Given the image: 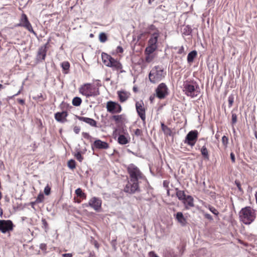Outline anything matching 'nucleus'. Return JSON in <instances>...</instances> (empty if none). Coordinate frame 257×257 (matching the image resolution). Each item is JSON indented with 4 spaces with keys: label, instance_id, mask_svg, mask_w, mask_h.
<instances>
[{
    "label": "nucleus",
    "instance_id": "a18cd8bd",
    "mask_svg": "<svg viewBox=\"0 0 257 257\" xmlns=\"http://www.w3.org/2000/svg\"><path fill=\"white\" fill-rule=\"evenodd\" d=\"M237 121V115L235 113H232L231 115V122L232 124H235Z\"/></svg>",
    "mask_w": 257,
    "mask_h": 257
},
{
    "label": "nucleus",
    "instance_id": "a211bd4d",
    "mask_svg": "<svg viewBox=\"0 0 257 257\" xmlns=\"http://www.w3.org/2000/svg\"><path fill=\"white\" fill-rule=\"evenodd\" d=\"M68 114L66 111H63L61 112H58L55 114V118L58 121L62 123L67 121V117Z\"/></svg>",
    "mask_w": 257,
    "mask_h": 257
},
{
    "label": "nucleus",
    "instance_id": "2eb2a0df",
    "mask_svg": "<svg viewBox=\"0 0 257 257\" xmlns=\"http://www.w3.org/2000/svg\"><path fill=\"white\" fill-rule=\"evenodd\" d=\"M109 148V145L107 142L102 141L99 139L95 140L93 144H92V149L93 150L94 149L99 150H106Z\"/></svg>",
    "mask_w": 257,
    "mask_h": 257
},
{
    "label": "nucleus",
    "instance_id": "680f3d73",
    "mask_svg": "<svg viewBox=\"0 0 257 257\" xmlns=\"http://www.w3.org/2000/svg\"><path fill=\"white\" fill-rule=\"evenodd\" d=\"M219 137H220L219 134H218V132H217L215 135V137L216 138V139L218 140V139H219Z\"/></svg>",
    "mask_w": 257,
    "mask_h": 257
},
{
    "label": "nucleus",
    "instance_id": "ddd939ff",
    "mask_svg": "<svg viewBox=\"0 0 257 257\" xmlns=\"http://www.w3.org/2000/svg\"><path fill=\"white\" fill-rule=\"evenodd\" d=\"M107 111L111 113H119L122 111L121 106L117 102L108 101L106 105Z\"/></svg>",
    "mask_w": 257,
    "mask_h": 257
},
{
    "label": "nucleus",
    "instance_id": "4468645a",
    "mask_svg": "<svg viewBox=\"0 0 257 257\" xmlns=\"http://www.w3.org/2000/svg\"><path fill=\"white\" fill-rule=\"evenodd\" d=\"M156 96L159 99L165 98L168 95V88L164 83H160L156 89Z\"/></svg>",
    "mask_w": 257,
    "mask_h": 257
},
{
    "label": "nucleus",
    "instance_id": "79ce46f5",
    "mask_svg": "<svg viewBox=\"0 0 257 257\" xmlns=\"http://www.w3.org/2000/svg\"><path fill=\"white\" fill-rule=\"evenodd\" d=\"M51 193V187L48 184L44 188V193L46 195H49Z\"/></svg>",
    "mask_w": 257,
    "mask_h": 257
},
{
    "label": "nucleus",
    "instance_id": "9b49d317",
    "mask_svg": "<svg viewBox=\"0 0 257 257\" xmlns=\"http://www.w3.org/2000/svg\"><path fill=\"white\" fill-rule=\"evenodd\" d=\"M16 27H23L26 29L30 32L36 35V33L34 31L31 24L30 23L27 15L25 14H22L21 15L20 23L17 24Z\"/></svg>",
    "mask_w": 257,
    "mask_h": 257
},
{
    "label": "nucleus",
    "instance_id": "58836bf2",
    "mask_svg": "<svg viewBox=\"0 0 257 257\" xmlns=\"http://www.w3.org/2000/svg\"><path fill=\"white\" fill-rule=\"evenodd\" d=\"M228 107L230 108L233 104L234 102V96L231 94L228 97Z\"/></svg>",
    "mask_w": 257,
    "mask_h": 257
},
{
    "label": "nucleus",
    "instance_id": "f03ea898",
    "mask_svg": "<svg viewBox=\"0 0 257 257\" xmlns=\"http://www.w3.org/2000/svg\"><path fill=\"white\" fill-rule=\"evenodd\" d=\"M240 221L245 224H251L256 218L255 211L250 206L245 207L239 212Z\"/></svg>",
    "mask_w": 257,
    "mask_h": 257
},
{
    "label": "nucleus",
    "instance_id": "3c124183",
    "mask_svg": "<svg viewBox=\"0 0 257 257\" xmlns=\"http://www.w3.org/2000/svg\"><path fill=\"white\" fill-rule=\"evenodd\" d=\"M82 136L85 139H89V138L90 137V136L87 133H84V132L82 133Z\"/></svg>",
    "mask_w": 257,
    "mask_h": 257
},
{
    "label": "nucleus",
    "instance_id": "412c9836",
    "mask_svg": "<svg viewBox=\"0 0 257 257\" xmlns=\"http://www.w3.org/2000/svg\"><path fill=\"white\" fill-rule=\"evenodd\" d=\"M117 94L119 100L121 103L126 101L130 96V93L129 92L124 91H117Z\"/></svg>",
    "mask_w": 257,
    "mask_h": 257
},
{
    "label": "nucleus",
    "instance_id": "09e8293b",
    "mask_svg": "<svg viewBox=\"0 0 257 257\" xmlns=\"http://www.w3.org/2000/svg\"><path fill=\"white\" fill-rule=\"evenodd\" d=\"M73 131L75 134H78L80 131V128L78 126H75L73 128Z\"/></svg>",
    "mask_w": 257,
    "mask_h": 257
},
{
    "label": "nucleus",
    "instance_id": "a878e982",
    "mask_svg": "<svg viewBox=\"0 0 257 257\" xmlns=\"http://www.w3.org/2000/svg\"><path fill=\"white\" fill-rule=\"evenodd\" d=\"M148 34H158V36H160V32L159 30L154 26V25H151L148 27Z\"/></svg>",
    "mask_w": 257,
    "mask_h": 257
},
{
    "label": "nucleus",
    "instance_id": "423d86ee",
    "mask_svg": "<svg viewBox=\"0 0 257 257\" xmlns=\"http://www.w3.org/2000/svg\"><path fill=\"white\" fill-rule=\"evenodd\" d=\"M198 85L195 81L184 82L183 90L188 96L192 98L195 97L198 95Z\"/></svg>",
    "mask_w": 257,
    "mask_h": 257
},
{
    "label": "nucleus",
    "instance_id": "4be33fe9",
    "mask_svg": "<svg viewBox=\"0 0 257 257\" xmlns=\"http://www.w3.org/2000/svg\"><path fill=\"white\" fill-rule=\"evenodd\" d=\"M176 195L178 199L180 201H183L185 198L187 196L185 194L184 191L180 190L178 188H175Z\"/></svg>",
    "mask_w": 257,
    "mask_h": 257
},
{
    "label": "nucleus",
    "instance_id": "72a5a7b5",
    "mask_svg": "<svg viewBox=\"0 0 257 257\" xmlns=\"http://www.w3.org/2000/svg\"><path fill=\"white\" fill-rule=\"evenodd\" d=\"M107 40V37L106 35L103 33H100L99 35V40L101 43L105 42Z\"/></svg>",
    "mask_w": 257,
    "mask_h": 257
},
{
    "label": "nucleus",
    "instance_id": "6e6d98bb",
    "mask_svg": "<svg viewBox=\"0 0 257 257\" xmlns=\"http://www.w3.org/2000/svg\"><path fill=\"white\" fill-rule=\"evenodd\" d=\"M82 199L81 198L78 197H74V202L77 203H80L82 201Z\"/></svg>",
    "mask_w": 257,
    "mask_h": 257
},
{
    "label": "nucleus",
    "instance_id": "f8f14e48",
    "mask_svg": "<svg viewBox=\"0 0 257 257\" xmlns=\"http://www.w3.org/2000/svg\"><path fill=\"white\" fill-rule=\"evenodd\" d=\"M198 137V132L197 130L191 131L187 135L184 143L188 146L193 147L196 144Z\"/></svg>",
    "mask_w": 257,
    "mask_h": 257
},
{
    "label": "nucleus",
    "instance_id": "6ab92c4d",
    "mask_svg": "<svg viewBox=\"0 0 257 257\" xmlns=\"http://www.w3.org/2000/svg\"><path fill=\"white\" fill-rule=\"evenodd\" d=\"M182 202L186 209H189L194 206V199L190 195H187L182 201Z\"/></svg>",
    "mask_w": 257,
    "mask_h": 257
},
{
    "label": "nucleus",
    "instance_id": "c9c22d12",
    "mask_svg": "<svg viewBox=\"0 0 257 257\" xmlns=\"http://www.w3.org/2000/svg\"><path fill=\"white\" fill-rule=\"evenodd\" d=\"M228 138L225 136H224L222 137L221 142L222 145L224 147V149H226L227 148L228 144Z\"/></svg>",
    "mask_w": 257,
    "mask_h": 257
},
{
    "label": "nucleus",
    "instance_id": "9d476101",
    "mask_svg": "<svg viewBox=\"0 0 257 257\" xmlns=\"http://www.w3.org/2000/svg\"><path fill=\"white\" fill-rule=\"evenodd\" d=\"M15 225L11 220H0V231L3 233H9L13 231Z\"/></svg>",
    "mask_w": 257,
    "mask_h": 257
},
{
    "label": "nucleus",
    "instance_id": "603ef678",
    "mask_svg": "<svg viewBox=\"0 0 257 257\" xmlns=\"http://www.w3.org/2000/svg\"><path fill=\"white\" fill-rule=\"evenodd\" d=\"M150 257H158V256L153 251H151L149 253Z\"/></svg>",
    "mask_w": 257,
    "mask_h": 257
},
{
    "label": "nucleus",
    "instance_id": "1a4fd4ad",
    "mask_svg": "<svg viewBox=\"0 0 257 257\" xmlns=\"http://www.w3.org/2000/svg\"><path fill=\"white\" fill-rule=\"evenodd\" d=\"M160 36L158 34H152L148 42L146 48V52H155L158 48V41Z\"/></svg>",
    "mask_w": 257,
    "mask_h": 257
},
{
    "label": "nucleus",
    "instance_id": "69168bd1",
    "mask_svg": "<svg viewBox=\"0 0 257 257\" xmlns=\"http://www.w3.org/2000/svg\"><path fill=\"white\" fill-rule=\"evenodd\" d=\"M255 198L256 202L257 203V191L256 192V193L255 194Z\"/></svg>",
    "mask_w": 257,
    "mask_h": 257
},
{
    "label": "nucleus",
    "instance_id": "ea45409f",
    "mask_svg": "<svg viewBox=\"0 0 257 257\" xmlns=\"http://www.w3.org/2000/svg\"><path fill=\"white\" fill-rule=\"evenodd\" d=\"M40 248L43 251L44 253H46L47 252V246L46 243H42L40 245Z\"/></svg>",
    "mask_w": 257,
    "mask_h": 257
},
{
    "label": "nucleus",
    "instance_id": "393cba45",
    "mask_svg": "<svg viewBox=\"0 0 257 257\" xmlns=\"http://www.w3.org/2000/svg\"><path fill=\"white\" fill-rule=\"evenodd\" d=\"M154 52H146V49L145 50V62L149 63L151 62L154 59V56L152 55V54Z\"/></svg>",
    "mask_w": 257,
    "mask_h": 257
},
{
    "label": "nucleus",
    "instance_id": "052dcab7",
    "mask_svg": "<svg viewBox=\"0 0 257 257\" xmlns=\"http://www.w3.org/2000/svg\"><path fill=\"white\" fill-rule=\"evenodd\" d=\"M88 257H96L95 253L94 252H90Z\"/></svg>",
    "mask_w": 257,
    "mask_h": 257
},
{
    "label": "nucleus",
    "instance_id": "e433bc0d",
    "mask_svg": "<svg viewBox=\"0 0 257 257\" xmlns=\"http://www.w3.org/2000/svg\"><path fill=\"white\" fill-rule=\"evenodd\" d=\"M192 29L189 26H186L183 29V33L185 35H189L192 33Z\"/></svg>",
    "mask_w": 257,
    "mask_h": 257
},
{
    "label": "nucleus",
    "instance_id": "37998d69",
    "mask_svg": "<svg viewBox=\"0 0 257 257\" xmlns=\"http://www.w3.org/2000/svg\"><path fill=\"white\" fill-rule=\"evenodd\" d=\"M75 157L76 159L79 161L80 162H81L82 160H83V157L81 155V153L80 152H77L75 155Z\"/></svg>",
    "mask_w": 257,
    "mask_h": 257
},
{
    "label": "nucleus",
    "instance_id": "7c9ffc66",
    "mask_svg": "<svg viewBox=\"0 0 257 257\" xmlns=\"http://www.w3.org/2000/svg\"><path fill=\"white\" fill-rule=\"evenodd\" d=\"M161 128L165 134L171 136L172 133L171 129L163 122L161 123Z\"/></svg>",
    "mask_w": 257,
    "mask_h": 257
},
{
    "label": "nucleus",
    "instance_id": "bf43d9fd",
    "mask_svg": "<svg viewBox=\"0 0 257 257\" xmlns=\"http://www.w3.org/2000/svg\"><path fill=\"white\" fill-rule=\"evenodd\" d=\"M205 217L208 219H209V220H212V216L209 214H206L205 215Z\"/></svg>",
    "mask_w": 257,
    "mask_h": 257
},
{
    "label": "nucleus",
    "instance_id": "f3484780",
    "mask_svg": "<svg viewBox=\"0 0 257 257\" xmlns=\"http://www.w3.org/2000/svg\"><path fill=\"white\" fill-rule=\"evenodd\" d=\"M77 119L80 121H83L92 127H97V122L93 118H91L89 117L80 116H76Z\"/></svg>",
    "mask_w": 257,
    "mask_h": 257
},
{
    "label": "nucleus",
    "instance_id": "c85d7f7f",
    "mask_svg": "<svg viewBox=\"0 0 257 257\" xmlns=\"http://www.w3.org/2000/svg\"><path fill=\"white\" fill-rule=\"evenodd\" d=\"M118 143L120 145H125L128 143L127 138L123 135L119 136L117 139Z\"/></svg>",
    "mask_w": 257,
    "mask_h": 257
},
{
    "label": "nucleus",
    "instance_id": "f257e3e1",
    "mask_svg": "<svg viewBox=\"0 0 257 257\" xmlns=\"http://www.w3.org/2000/svg\"><path fill=\"white\" fill-rule=\"evenodd\" d=\"M127 172L130 175V179L124 188V191L130 194H134L140 191L139 179H143L145 178L142 173L138 168L132 165L127 168Z\"/></svg>",
    "mask_w": 257,
    "mask_h": 257
},
{
    "label": "nucleus",
    "instance_id": "473e14b6",
    "mask_svg": "<svg viewBox=\"0 0 257 257\" xmlns=\"http://www.w3.org/2000/svg\"><path fill=\"white\" fill-rule=\"evenodd\" d=\"M82 99L79 97H75L73 98L72 101V104L75 106H79L82 103Z\"/></svg>",
    "mask_w": 257,
    "mask_h": 257
},
{
    "label": "nucleus",
    "instance_id": "c756f323",
    "mask_svg": "<svg viewBox=\"0 0 257 257\" xmlns=\"http://www.w3.org/2000/svg\"><path fill=\"white\" fill-rule=\"evenodd\" d=\"M201 155L203 156L205 159H209V155L208 150L206 146H203L200 150Z\"/></svg>",
    "mask_w": 257,
    "mask_h": 257
},
{
    "label": "nucleus",
    "instance_id": "774afa93",
    "mask_svg": "<svg viewBox=\"0 0 257 257\" xmlns=\"http://www.w3.org/2000/svg\"><path fill=\"white\" fill-rule=\"evenodd\" d=\"M20 92H21V91H19L18 92H17V93H16V94L14 95V96H17V95H19L20 93Z\"/></svg>",
    "mask_w": 257,
    "mask_h": 257
},
{
    "label": "nucleus",
    "instance_id": "13d9d810",
    "mask_svg": "<svg viewBox=\"0 0 257 257\" xmlns=\"http://www.w3.org/2000/svg\"><path fill=\"white\" fill-rule=\"evenodd\" d=\"M17 101L20 104L22 105H24L25 104V100L23 99H18Z\"/></svg>",
    "mask_w": 257,
    "mask_h": 257
},
{
    "label": "nucleus",
    "instance_id": "dca6fc26",
    "mask_svg": "<svg viewBox=\"0 0 257 257\" xmlns=\"http://www.w3.org/2000/svg\"><path fill=\"white\" fill-rule=\"evenodd\" d=\"M49 43V41L44 45L42 46L39 48L37 55V59L39 60H45L46 56L47 49L48 48Z\"/></svg>",
    "mask_w": 257,
    "mask_h": 257
},
{
    "label": "nucleus",
    "instance_id": "49530a36",
    "mask_svg": "<svg viewBox=\"0 0 257 257\" xmlns=\"http://www.w3.org/2000/svg\"><path fill=\"white\" fill-rule=\"evenodd\" d=\"M170 182L168 180H164L163 181V186L166 189H168L169 188V185Z\"/></svg>",
    "mask_w": 257,
    "mask_h": 257
},
{
    "label": "nucleus",
    "instance_id": "5fc2aeb1",
    "mask_svg": "<svg viewBox=\"0 0 257 257\" xmlns=\"http://www.w3.org/2000/svg\"><path fill=\"white\" fill-rule=\"evenodd\" d=\"M230 158L232 163H234L235 161V155L233 153H230Z\"/></svg>",
    "mask_w": 257,
    "mask_h": 257
},
{
    "label": "nucleus",
    "instance_id": "f704fd0d",
    "mask_svg": "<svg viewBox=\"0 0 257 257\" xmlns=\"http://www.w3.org/2000/svg\"><path fill=\"white\" fill-rule=\"evenodd\" d=\"M44 200V196L42 193H40L37 197L36 201L32 202V204L39 203L42 202Z\"/></svg>",
    "mask_w": 257,
    "mask_h": 257
},
{
    "label": "nucleus",
    "instance_id": "b1692460",
    "mask_svg": "<svg viewBox=\"0 0 257 257\" xmlns=\"http://www.w3.org/2000/svg\"><path fill=\"white\" fill-rule=\"evenodd\" d=\"M112 118L115 121L116 123H122L125 121V115L123 114L120 115H112Z\"/></svg>",
    "mask_w": 257,
    "mask_h": 257
},
{
    "label": "nucleus",
    "instance_id": "6e6552de",
    "mask_svg": "<svg viewBox=\"0 0 257 257\" xmlns=\"http://www.w3.org/2000/svg\"><path fill=\"white\" fill-rule=\"evenodd\" d=\"M102 200L100 198L93 197L87 203L82 204L84 207H90L97 212H99L101 209Z\"/></svg>",
    "mask_w": 257,
    "mask_h": 257
},
{
    "label": "nucleus",
    "instance_id": "20e7f679",
    "mask_svg": "<svg viewBox=\"0 0 257 257\" xmlns=\"http://www.w3.org/2000/svg\"><path fill=\"white\" fill-rule=\"evenodd\" d=\"M79 92L86 97H96L100 94L99 88L90 83L81 85L79 88Z\"/></svg>",
    "mask_w": 257,
    "mask_h": 257
},
{
    "label": "nucleus",
    "instance_id": "39448f33",
    "mask_svg": "<svg viewBox=\"0 0 257 257\" xmlns=\"http://www.w3.org/2000/svg\"><path fill=\"white\" fill-rule=\"evenodd\" d=\"M101 58L103 63L107 67H110L113 70L122 72V65L121 63L105 53H102Z\"/></svg>",
    "mask_w": 257,
    "mask_h": 257
},
{
    "label": "nucleus",
    "instance_id": "4d7b16f0",
    "mask_svg": "<svg viewBox=\"0 0 257 257\" xmlns=\"http://www.w3.org/2000/svg\"><path fill=\"white\" fill-rule=\"evenodd\" d=\"M63 257H72L73 255L72 253H64L62 254Z\"/></svg>",
    "mask_w": 257,
    "mask_h": 257
},
{
    "label": "nucleus",
    "instance_id": "7ed1b4c3",
    "mask_svg": "<svg viewBox=\"0 0 257 257\" xmlns=\"http://www.w3.org/2000/svg\"><path fill=\"white\" fill-rule=\"evenodd\" d=\"M166 75V72L162 66H155L150 71L149 79L152 83H157L163 80Z\"/></svg>",
    "mask_w": 257,
    "mask_h": 257
},
{
    "label": "nucleus",
    "instance_id": "8fccbe9b",
    "mask_svg": "<svg viewBox=\"0 0 257 257\" xmlns=\"http://www.w3.org/2000/svg\"><path fill=\"white\" fill-rule=\"evenodd\" d=\"M123 52V49L122 47L118 46L116 48V52L119 53H122Z\"/></svg>",
    "mask_w": 257,
    "mask_h": 257
},
{
    "label": "nucleus",
    "instance_id": "aec40b11",
    "mask_svg": "<svg viewBox=\"0 0 257 257\" xmlns=\"http://www.w3.org/2000/svg\"><path fill=\"white\" fill-rule=\"evenodd\" d=\"M175 219L182 226H185L187 224L186 218L184 216L181 212H178L175 215Z\"/></svg>",
    "mask_w": 257,
    "mask_h": 257
},
{
    "label": "nucleus",
    "instance_id": "c03bdc74",
    "mask_svg": "<svg viewBox=\"0 0 257 257\" xmlns=\"http://www.w3.org/2000/svg\"><path fill=\"white\" fill-rule=\"evenodd\" d=\"M177 53L178 54H182L183 55H185L186 54V52L184 50V48L183 46L178 48V50L177 51Z\"/></svg>",
    "mask_w": 257,
    "mask_h": 257
},
{
    "label": "nucleus",
    "instance_id": "cd10ccee",
    "mask_svg": "<svg viewBox=\"0 0 257 257\" xmlns=\"http://www.w3.org/2000/svg\"><path fill=\"white\" fill-rule=\"evenodd\" d=\"M61 67L64 74H67L69 72L70 68V63L68 61H64L61 63Z\"/></svg>",
    "mask_w": 257,
    "mask_h": 257
},
{
    "label": "nucleus",
    "instance_id": "e2e57ef3",
    "mask_svg": "<svg viewBox=\"0 0 257 257\" xmlns=\"http://www.w3.org/2000/svg\"><path fill=\"white\" fill-rule=\"evenodd\" d=\"M94 245H95V247H96L97 248H98L99 247L98 243L96 241H95Z\"/></svg>",
    "mask_w": 257,
    "mask_h": 257
},
{
    "label": "nucleus",
    "instance_id": "a19ab883",
    "mask_svg": "<svg viewBox=\"0 0 257 257\" xmlns=\"http://www.w3.org/2000/svg\"><path fill=\"white\" fill-rule=\"evenodd\" d=\"M208 209L214 215H218V214H219L218 211L214 207L209 205Z\"/></svg>",
    "mask_w": 257,
    "mask_h": 257
},
{
    "label": "nucleus",
    "instance_id": "bb28decb",
    "mask_svg": "<svg viewBox=\"0 0 257 257\" xmlns=\"http://www.w3.org/2000/svg\"><path fill=\"white\" fill-rule=\"evenodd\" d=\"M75 193L76 195H77V197L80 198L82 199H86V194L82 192V190L81 188H77L75 191Z\"/></svg>",
    "mask_w": 257,
    "mask_h": 257
},
{
    "label": "nucleus",
    "instance_id": "de8ad7c7",
    "mask_svg": "<svg viewBox=\"0 0 257 257\" xmlns=\"http://www.w3.org/2000/svg\"><path fill=\"white\" fill-rule=\"evenodd\" d=\"M42 222L43 226H44L45 229H47L48 227V224L47 221L45 219H42Z\"/></svg>",
    "mask_w": 257,
    "mask_h": 257
},
{
    "label": "nucleus",
    "instance_id": "0e129e2a",
    "mask_svg": "<svg viewBox=\"0 0 257 257\" xmlns=\"http://www.w3.org/2000/svg\"><path fill=\"white\" fill-rule=\"evenodd\" d=\"M184 252V249H182V250H180V255H182Z\"/></svg>",
    "mask_w": 257,
    "mask_h": 257
},
{
    "label": "nucleus",
    "instance_id": "338daca9",
    "mask_svg": "<svg viewBox=\"0 0 257 257\" xmlns=\"http://www.w3.org/2000/svg\"><path fill=\"white\" fill-rule=\"evenodd\" d=\"M167 194L168 196H169V194H170V190L169 188H168V189H167Z\"/></svg>",
    "mask_w": 257,
    "mask_h": 257
},
{
    "label": "nucleus",
    "instance_id": "864d4df0",
    "mask_svg": "<svg viewBox=\"0 0 257 257\" xmlns=\"http://www.w3.org/2000/svg\"><path fill=\"white\" fill-rule=\"evenodd\" d=\"M142 133V131L140 129L138 128V129L136 130L135 134L136 135L139 136L141 135Z\"/></svg>",
    "mask_w": 257,
    "mask_h": 257
},
{
    "label": "nucleus",
    "instance_id": "5701e85b",
    "mask_svg": "<svg viewBox=\"0 0 257 257\" xmlns=\"http://www.w3.org/2000/svg\"><path fill=\"white\" fill-rule=\"evenodd\" d=\"M197 56V52L196 50H193L190 52L187 56V62L188 63L191 64L193 61L194 59Z\"/></svg>",
    "mask_w": 257,
    "mask_h": 257
},
{
    "label": "nucleus",
    "instance_id": "0eeeda50",
    "mask_svg": "<svg viewBox=\"0 0 257 257\" xmlns=\"http://www.w3.org/2000/svg\"><path fill=\"white\" fill-rule=\"evenodd\" d=\"M135 107L138 115L140 117L143 123L146 124L147 107L145 106L143 101L141 100L136 101Z\"/></svg>",
    "mask_w": 257,
    "mask_h": 257
},
{
    "label": "nucleus",
    "instance_id": "2f4dec72",
    "mask_svg": "<svg viewBox=\"0 0 257 257\" xmlns=\"http://www.w3.org/2000/svg\"><path fill=\"white\" fill-rule=\"evenodd\" d=\"M164 257H178V256L173 249H168L165 252Z\"/></svg>",
    "mask_w": 257,
    "mask_h": 257
},
{
    "label": "nucleus",
    "instance_id": "4c0bfd02",
    "mask_svg": "<svg viewBox=\"0 0 257 257\" xmlns=\"http://www.w3.org/2000/svg\"><path fill=\"white\" fill-rule=\"evenodd\" d=\"M67 165L70 169L73 170L76 168L75 161L74 160L71 159L68 162Z\"/></svg>",
    "mask_w": 257,
    "mask_h": 257
}]
</instances>
